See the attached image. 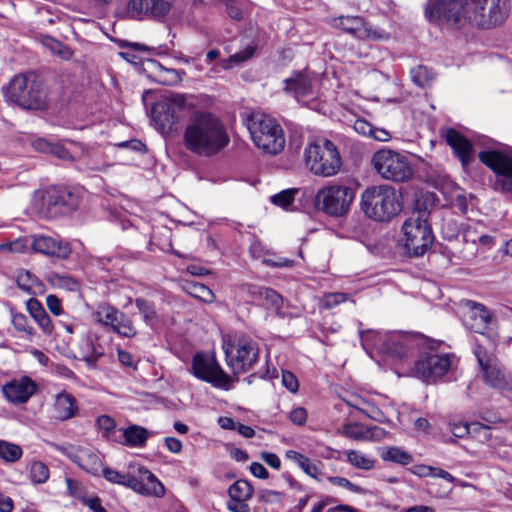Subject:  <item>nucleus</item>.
I'll return each mask as SVG.
<instances>
[{"label": "nucleus", "mask_w": 512, "mask_h": 512, "mask_svg": "<svg viewBox=\"0 0 512 512\" xmlns=\"http://www.w3.org/2000/svg\"><path fill=\"white\" fill-rule=\"evenodd\" d=\"M95 336L93 334H88L83 337L78 345V357L79 359L87 362L89 365L94 366L96 362L95 355V344H94Z\"/></svg>", "instance_id": "e433bc0d"}, {"label": "nucleus", "mask_w": 512, "mask_h": 512, "mask_svg": "<svg viewBox=\"0 0 512 512\" xmlns=\"http://www.w3.org/2000/svg\"><path fill=\"white\" fill-rule=\"evenodd\" d=\"M126 51L120 52L119 55L127 62L138 65L141 63V58L136 54L138 52H151L153 49L139 43L128 42L125 44Z\"/></svg>", "instance_id": "c03bdc74"}, {"label": "nucleus", "mask_w": 512, "mask_h": 512, "mask_svg": "<svg viewBox=\"0 0 512 512\" xmlns=\"http://www.w3.org/2000/svg\"><path fill=\"white\" fill-rule=\"evenodd\" d=\"M51 154L64 161H73L76 159L68 149L58 143L54 144Z\"/></svg>", "instance_id": "0e129e2a"}, {"label": "nucleus", "mask_w": 512, "mask_h": 512, "mask_svg": "<svg viewBox=\"0 0 512 512\" xmlns=\"http://www.w3.org/2000/svg\"><path fill=\"white\" fill-rule=\"evenodd\" d=\"M445 138L447 143L459 157L462 164L464 166L467 165L472 158L471 143L454 129L447 130Z\"/></svg>", "instance_id": "cd10ccee"}, {"label": "nucleus", "mask_w": 512, "mask_h": 512, "mask_svg": "<svg viewBox=\"0 0 512 512\" xmlns=\"http://www.w3.org/2000/svg\"><path fill=\"white\" fill-rule=\"evenodd\" d=\"M349 299L348 294L342 292H333L325 294L321 299V306L326 309H332Z\"/></svg>", "instance_id": "603ef678"}, {"label": "nucleus", "mask_w": 512, "mask_h": 512, "mask_svg": "<svg viewBox=\"0 0 512 512\" xmlns=\"http://www.w3.org/2000/svg\"><path fill=\"white\" fill-rule=\"evenodd\" d=\"M135 305L143 315L145 322L148 324H153L157 318L154 306L143 298H137L135 300Z\"/></svg>", "instance_id": "8fccbe9b"}, {"label": "nucleus", "mask_w": 512, "mask_h": 512, "mask_svg": "<svg viewBox=\"0 0 512 512\" xmlns=\"http://www.w3.org/2000/svg\"><path fill=\"white\" fill-rule=\"evenodd\" d=\"M37 391V384L30 377L13 379L3 386L5 397L12 403L27 402Z\"/></svg>", "instance_id": "393cba45"}, {"label": "nucleus", "mask_w": 512, "mask_h": 512, "mask_svg": "<svg viewBox=\"0 0 512 512\" xmlns=\"http://www.w3.org/2000/svg\"><path fill=\"white\" fill-rule=\"evenodd\" d=\"M29 476L33 483L43 484L49 478V469L43 462L34 461L30 465Z\"/></svg>", "instance_id": "de8ad7c7"}, {"label": "nucleus", "mask_w": 512, "mask_h": 512, "mask_svg": "<svg viewBox=\"0 0 512 512\" xmlns=\"http://www.w3.org/2000/svg\"><path fill=\"white\" fill-rule=\"evenodd\" d=\"M360 204L368 218L379 222L391 220L402 210L400 193L386 184L366 188L361 194Z\"/></svg>", "instance_id": "f03ea898"}, {"label": "nucleus", "mask_w": 512, "mask_h": 512, "mask_svg": "<svg viewBox=\"0 0 512 512\" xmlns=\"http://www.w3.org/2000/svg\"><path fill=\"white\" fill-rule=\"evenodd\" d=\"M371 162L377 174L384 180L403 183L413 176V166L409 158L398 151L380 149L373 154Z\"/></svg>", "instance_id": "9b49d317"}, {"label": "nucleus", "mask_w": 512, "mask_h": 512, "mask_svg": "<svg viewBox=\"0 0 512 512\" xmlns=\"http://www.w3.org/2000/svg\"><path fill=\"white\" fill-rule=\"evenodd\" d=\"M333 26L350 34L358 40H387L389 34L384 30L374 28L359 16H340L333 19Z\"/></svg>", "instance_id": "aec40b11"}, {"label": "nucleus", "mask_w": 512, "mask_h": 512, "mask_svg": "<svg viewBox=\"0 0 512 512\" xmlns=\"http://www.w3.org/2000/svg\"><path fill=\"white\" fill-rule=\"evenodd\" d=\"M66 484L68 492L72 497L79 499L84 505L89 507V509L96 512V497H88L82 483L71 478H66Z\"/></svg>", "instance_id": "473e14b6"}, {"label": "nucleus", "mask_w": 512, "mask_h": 512, "mask_svg": "<svg viewBox=\"0 0 512 512\" xmlns=\"http://www.w3.org/2000/svg\"><path fill=\"white\" fill-rule=\"evenodd\" d=\"M144 70L148 72V77L153 81L166 86L180 84L186 75L184 70L166 68L156 60H148Z\"/></svg>", "instance_id": "a878e982"}, {"label": "nucleus", "mask_w": 512, "mask_h": 512, "mask_svg": "<svg viewBox=\"0 0 512 512\" xmlns=\"http://www.w3.org/2000/svg\"><path fill=\"white\" fill-rule=\"evenodd\" d=\"M16 283L22 291L28 294L36 295L44 292V284L35 275L26 270L18 272Z\"/></svg>", "instance_id": "2f4dec72"}, {"label": "nucleus", "mask_w": 512, "mask_h": 512, "mask_svg": "<svg viewBox=\"0 0 512 512\" xmlns=\"http://www.w3.org/2000/svg\"><path fill=\"white\" fill-rule=\"evenodd\" d=\"M78 465L85 471L94 474L96 457L87 450H80L76 456Z\"/></svg>", "instance_id": "864d4df0"}, {"label": "nucleus", "mask_w": 512, "mask_h": 512, "mask_svg": "<svg viewBox=\"0 0 512 512\" xmlns=\"http://www.w3.org/2000/svg\"><path fill=\"white\" fill-rule=\"evenodd\" d=\"M98 322L110 326L114 332L125 337H132L136 334V329L131 320L125 317L122 312L108 305L98 307Z\"/></svg>", "instance_id": "412c9836"}, {"label": "nucleus", "mask_w": 512, "mask_h": 512, "mask_svg": "<svg viewBox=\"0 0 512 512\" xmlns=\"http://www.w3.org/2000/svg\"><path fill=\"white\" fill-rule=\"evenodd\" d=\"M354 130L361 135L371 136L373 133V126L364 119H357L353 125Z\"/></svg>", "instance_id": "69168bd1"}, {"label": "nucleus", "mask_w": 512, "mask_h": 512, "mask_svg": "<svg viewBox=\"0 0 512 512\" xmlns=\"http://www.w3.org/2000/svg\"><path fill=\"white\" fill-rule=\"evenodd\" d=\"M328 481L333 485L343 487V488L347 489L348 491L355 493V494H364L365 493V490L362 487L358 486L357 484L352 483L350 480H348L347 478H344V477L331 476V477H328Z\"/></svg>", "instance_id": "5fc2aeb1"}, {"label": "nucleus", "mask_w": 512, "mask_h": 512, "mask_svg": "<svg viewBox=\"0 0 512 512\" xmlns=\"http://www.w3.org/2000/svg\"><path fill=\"white\" fill-rule=\"evenodd\" d=\"M223 350L226 364L235 376L252 370L259 360L258 342L243 333L225 337Z\"/></svg>", "instance_id": "39448f33"}, {"label": "nucleus", "mask_w": 512, "mask_h": 512, "mask_svg": "<svg viewBox=\"0 0 512 512\" xmlns=\"http://www.w3.org/2000/svg\"><path fill=\"white\" fill-rule=\"evenodd\" d=\"M304 163L312 174L327 178L338 174L342 160L332 141L315 138L304 149Z\"/></svg>", "instance_id": "423d86ee"}, {"label": "nucleus", "mask_w": 512, "mask_h": 512, "mask_svg": "<svg viewBox=\"0 0 512 512\" xmlns=\"http://www.w3.org/2000/svg\"><path fill=\"white\" fill-rule=\"evenodd\" d=\"M354 198L355 193L351 187L333 183L316 192L313 204L318 211L340 218L348 214Z\"/></svg>", "instance_id": "9d476101"}, {"label": "nucleus", "mask_w": 512, "mask_h": 512, "mask_svg": "<svg viewBox=\"0 0 512 512\" xmlns=\"http://www.w3.org/2000/svg\"><path fill=\"white\" fill-rule=\"evenodd\" d=\"M47 281L57 289H63L66 291H77L79 290V282L66 274H60L52 272L47 276Z\"/></svg>", "instance_id": "4c0bfd02"}, {"label": "nucleus", "mask_w": 512, "mask_h": 512, "mask_svg": "<svg viewBox=\"0 0 512 512\" xmlns=\"http://www.w3.org/2000/svg\"><path fill=\"white\" fill-rule=\"evenodd\" d=\"M463 6H466V0H438L430 8H426V15L430 20L455 24L462 19Z\"/></svg>", "instance_id": "4be33fe9"}, {"label": "nucleus", "mask_w": 512, "mask_h": 512, "mask_svg": "<svg viewBox=\"0 0 512 512\" xmlns=\"http://www.w3.org/2000/svg\"><path fill=\"white\" fill-rule=\"evenodd\" d=\"M229 497L233 500H248L253 495V488L247 480L239 479L228 489Z\"/></svg>", "instance_id": "a19ab883"}, {"label": "nucleus", "mask_w": 512, "mask_h": 512, "mask_svg": "<svg viewBox=\"0 0 512 512\" xmlns=\"http://www.w3.org/2000/svg\"><path fill=\"white\" fill-rule=\"evenodd\" d=\"M298 191L299 190L296 188L283 190L280 193L271 196L270 200L273 204L285 210H290L293 206L294 198Z\"/></svg>", "instance_id": "a18cd8bd"}, {"label": "nucleus", "mask_w": 512, "mask_h": 512, "mask_svg": "<svg viewBox=\"0 0 512 512\" xmlns=\"http://www.w3.org/2000/svg\"><path fill=\"white\" fill-rule=\"evenodd\" d=\"M54 417L65 421L75 416L77 411L76 399L67 392L58 393L54 401Z\"/></svg>", "instance_id": "c85d7f7f"}, {"label": "nucleus", "mask_w": 512, "mask_h": 512, "mask_svg": "<svg viewBox=\"0 0 512 512\" xmlns=\"http://www.w3.org/2000/svg\"><path fill=\"white\" fill-rule=\"evenodd\" d=\"M22 448L14 443L0 440V458L8 463L17 462L22 457Z\"/></svg>", "instance_id": "37998d69"}, {"label": "nucleus", "mask_w": 512, "mask_h": 512, "mask_svg": "<svg viewBox=\"0 0 512 512\" xmlns=\"http://www.w3.org/2000/svg\"><path fill=\"white\" fill-rule=\"evenodd\" d=\"M508 10L507 0H466L462 19L454 25L463 26L469 23L479 28H491L505 20Z\"/></svg>", "instance_id": "1a4fd4ad"}, {"label": "nucleus", "mask_w": 512, "mask_h": 512, "mask_svg": "<svg viewBox=\"0 0 512 512\" xmlns=\"http://www.w3.org/2000/svg\"><path fill=\"white\" fill-rule=\"evenodd\" d=\"M194 296L203 300L204 302L211 303L214 301L215 296L211 289H209L204 284H195L194 287Z\"/></svg>", "instance_id": "13d9d810"}, {"label": "nucleus", "mask_w": 512, "mask_h": 512, "mask_svg": "<svg viewBox=\"0 0 512 512\" xmlns=\"http://www.w3.org/2000/svg\"><path fill=\"white\" fill-rule=\"evenodd\" d=\"M40 42L51 54L62 60H70L73 57V51L68 46L48 35L41 36Z\"/></svg>", "instance_id": "72a5a7b5"}, {"label": "nucleus", "mask_w": 512, "mask_h": 512, "mask_svg": "<svg viewBox=\"0 0 512 512\" xmlns=\"http://www.w3.org/2000/svg\"><path fill=\"white\" fill-rule=\"evenodd\" d=\"M226 5L227 14L234 20H240L242 17L241 9L236 5L235 0L223 1Z\"/></svg>", "instance_id": "338daca9"}, {"label": "nucleus", "mask_w": 512, "mask_h": 512, "mask_svg": "<svg viewBox=\"0 0 512 512\" xmlns=\"http://www.w3.org/2000/svg\"><path fill=\"white\" fill-rule=\"evenodd\" d=\"M12 324L17 331L25 333L30 338L36 333L35 329L29 324L27 317L22 313L13 314Z\"/></svg>", "instance_id": "3c124183"}, {"label": "nucleus", "mask_w": 512, "mask_h": 512, "mask_svg": "<svg viewBox=\"0 0 512 512\" xmlns=\"http://www.w3.org/2000/svg\"><path fill=\"white\" fill-rule=\"evenodd\" d=\"M125 444L133 447L143 446L148 438V431L137 425H131L123 430Z\"/></svg>", "instance_id": "f704fd0d"}, {"label": "nucleus", "mask_w": 512, "mask_h": 512, "mask_svg": "<svg viewBox=\"0 0 512 512\" xmlns=\"http://www.w3.org/2000/svg\"><path fill=\"white\" fill-rule=\"evenodd\" d=\"M285 456L296 463L307 475L313 478L316 477L318 468L308 457L294 450H288Z\"/></svg>", "instance_id": "ea45409f"}, {"label": "nucleus", "mask_w": 512, "mask_h": 512, "mask_svg": "<svg viewBox=\"0 0 512 512\" xmlns=\"http://www.w3.org/2000/svg\"><path fill=\"white\" fill-rule=\"evenodd\" d=\"M282 384L292 393H296L299 389V384L296 376L287 370L282 372Z\"/></svg>", "instance_id": "bf43d9fd"}, {"label": "nucleus", "mask_w": 512, "mask_h": 512, "mask_svg": "<svg viewBox=\"0 0 512 512\" xmlns=\"http://www.w3.org/2000/svg\"><path fill=\"white\" fill-rule=\"evenodd\" d=\"M183 104L184 97L178 94L153 106V119L161 132L168 133L177 128L182 118Z\"/></svg>", "instance_id": "6ab92c4d"}, {"label": "nucleus", "mask_w": 512, "mask_h": 512, "mask_svg": "<svg viewBox=\"0 0 512 512\" xmlns=\"http://www.w3.org/2000/svg\"><path fill=\"white\" fill-rule=\"evenodd\" d=\"M185 148L198 156L210 157L230 142L224 123L216 115L197 111L189 118L183 134Z\"/></svg>", "instance_id": "f257e3e1"}, {"label": "nucleus", "mask_w": 512, "mask_h": 512, "mask_svg": "<svg viewBox=\"0 0 512 512\" xmlns=\"http://www.w3.org/2000/svg\"><path fill=\"white\" fill-rule=\"evenodd\" d=\"M361 342L364 347L371 345L373 348L385 354H391L402 358L408 350L421 348L422 344L430 343L429 339L422 335L402 332H391L382 335L372 330L360 331Z\"/></svg>", "instance_id": "6e6552de"}, {"label": "nucleus", "mask_w": 512, "mask_h": 512, "mask_svg": "<svg viewBox=\"0 0 512 512\" xmlns=\"http://www.w3.org/2000/svg\"><path fill=\"white\" fill-rule=\"evenodd\" d=\"M346 461L353 467L361 470H371L375 465V459L358 450L345 451Z\"/></svg>", "instance_id": "c9c22d12"}, {"label": "nucleus", "mask_w": 512, "mask_h": 512, "mask_svg": "<svg viewBox=\"0 0 512 512\" xmlns=\"http://www.w3.org/2000/svg\"><path fill=\"white\" fill-rule=\"evenodd\" d=\"M486 341L487 345L478 341L474 348L484 381L492 388L505 389L509 385L510 377L494 354L496 342L492 338Z\"/></svg>", "instance_id": "ddd939ff"}, {"label": "nucleus", "mask_w": 512, "mask_h": 512, "mask_svg": "<svg viewBox=\"0 0 512 512\" xmlns=\"http://www.w3.org/2000/svg\"><path fill=\"white\" fill-rule=\"evenodd\" d=\"M425 214H413L402 225L407 251L414 256L423 255L433 242V233Z\"/></svg>", "instance_id": "4468645a"}, {"label": "nucleus", "mask_w": 512, "mask_h": 512, "mask_svg": "<svg viewBox=\"0 0 512 512\" xmlns=\"http://www.w3.org/2000/svg\"><path fill=\"white\" fill-rule=\"evenodd\" d=\"M289 419L296 425H304L307 420V411L303 407L293 409L289 414Z\"/></svg>", "instance_id": "680f3d73"}, {"label": "nucleus", "mask_w": 512, "mask_h": 512, "mask_svg": "<svg viewBox=\"0 0 512 512\" xmlns=\"http://www.w3.org/2000/svg\"><path fill=\"white\" fill-rule=\"evenodd\" d=\"M365 441H380L386 435V431L378 426L365 428Z\"/></svg>", "instance_id": "052dcab7"}, {"label": "nucleus", "mask_w": 512, "mask_h": 512, "mask_svg": "<svg viewBox=\"0 0 512 512\" xmlns=\"http://www.w3.org/2000/svg\"><path fill=\"white\" fill-rule=\"evenodd\" d=\"M463 322L469 330L480 334V337L475 340V347H477L478 341H483L484 345H487L486 339L490 338L496 342L498 336L494 329L496 318L483 304L467 301L465 303Z\"/></svg>", "instance_id": "2eb2a0df"}, {"label": "nucleus", "mask_w": 512, "mask_h": 512, "mask_svg": "<svg viewBox=\"0 0 512 512\" xmlns=\"http://www.w3.org/2000/svg\"><path fill=\"white\" fill-rule=\"evenodd\" d=\"M430 343L422 344L427 352L421 353L412 368V374L427 384H433L442 378L452 366V358L448 354L434 352L436 341L429 339Z\"/></svg>", "instance_id": "f8f14e48"}, {"label": "nucleus", "mask_w": 512, "mask_h": 512, "mask_svg": "<svg viewBox=\"0 0 512 512\" xmlns=\"http://www.w3.org/2000/svg\"><path fill=\"white\" fill-rule=\"evenodd\" d=\"M480 161L496 174V189L512 192V157L500 150H486L478 154Z\"/></svg>", "instance_id": "f3484780"}, {"label": "nucleus", "mask_w": 512, "mask_h": 512, "mask_svg": "<svg viewBox=\"0 0 512 512\" xmlns=\"http://www.w3.org/2000/svg\"><path fill=\"white\" fill-rule=\"evenodd\" d=\"M171 9V4L165 0H130L128 13L132 18L143 16L155 19L163 18Z\"/></svg>", "instance_id": "b1692460"}, {"label": "nucleus", "mask_w": 512, "mask_h": 512, "mask_svg": "<svg viewBox=\"0 0 512 512\" xmlns=\"http://www.w3.org/2000/svg\"><path fill=\"white\" fill-rule=\"evenodd\" d=\"M258 295L265 301L268 308L273 309L277 314L281 313L284 299L275 290L263 287L258 290Z\"/></svg>", "instance_id": "79ce46f5"}, {"label": "nucleus", "mask_w": 512, "mask_h": 512, "mask_svg": "<svg viewBox=\"0 0 512 512\" xmlns=\"http://www.w3.org/2000/svg\"><path fill=\"white\" fill-rule=\"evenodd\" d=\"M26 309L29 315L38 324L41 331L45 335H51L54 330V326L40 301L35 298H30L26 302Z\"/></svg>", "instance_id": "c756f323"}, {"label": "nucleus", "mask_w": 512, "mask_h": 512, "mask_svg": "<svg viewBox=\"0 0 512 512\" xmlns=\"http://www.w3.org/2000/svg\"><path fill=\"white\" fill-rule=\"evenodd\" d=\"M228 509L232 512H248L249 505L246 500H233L230 499L228 502Z\"/></svg>", "instance_id": "774afa93"}, {"label": "nucleus", "mask_w": 512, "mask_h": 512, "mask_svg": "<svg viewBox=\"0 0 512 512\" xmlns=\"http://www.w3.org/2000/svg\"><path fill=\"white\" fill-rule=\"evenodd\" d=\"M450 431L458 438H464L469 434L478 435L482 441H486L490 438V427L479 422H473L471 424L452 422L450 423Z\"/></svg>", "instance_id": "7c9ffc66"}, {"label": "nucleus", "mask_w": 512, "mask_h": 512, "mask_svg": "<svg viewBox=\"0 0 512 512\" xmlns=\"http://www.w3.org/2000/svg\"><path fill=\"white\" fill-rule=\"evenodd\" d=\"M6 98L26 110H43L47 107L46 87L33 72L14 76L7 87Z\"/></svg>", "instance_id": "7ed1b4c3"}, {"label": "nucleus", "mask_w": 512, "mask_h": 512, "mask_svg": "<svg viewBox=\"0 0 512 512\" xmlns=\"http://www.w3.org/2000/svg\"><path fill=\"white\" fill-rule=\"evenodd\" d=\"M380 456L384 461L408 465L412 462V456L399 447H386L381 449Z\"/></svg>", "instance_id": "58836bf2"}, {"label": "nucleus", "mask_w": 512, "mask_h": 512, "mask_svg": "<svg viewBox=\"0 0 512 512\" xmlns=\"http://www.w3.org/2000/svg\"><path fill=\"white\" fill-rule=\"evenodd\" d=\"M191 371L196 378L219 387H227L231 382L230 376L220 367L215 357L204 352L193 356Z\"/></svg>", "instance_id": "a211bd4d"}, {"label": "nucleus", "mask_w": 512, "mask_h": 512, "mask_svg": "<svg viewBox=\"0 0 512 512\" xmlns=\"http://www.w3.org/2000/svg\"><path fill=\"white\" fill-rule=\"evenodd\" d=\"M30 246L35 252L58 259H66L71 254L69 243L51 236L34 235Z\"/></svg>", "instance_id": "5701e85b"}, {"label": "nucleus", "mask_w": 512, "mask_h": 512, "mask_svg": "<svg viewBox=\"0 0 512 512\" xmlns=\"http://www.w3.org/2000/svg\"><path fill=\"white\" fill-rule=\"evenodd\" d=\"M98 428L103 431V436L110 439V434L114 432L116 423L108 415H102L98 417Z\"/></svg>", "instance_id": "4d7b16f0"}, {"label": "nucleus", "mask_w": 512, "mask_h": 512, "mask_svg": "<svg viewBox=\"0 0 512 512\" xmlns=\"http://www.w3.org/2000/svg\"><path fill=\"white\" fill-rule=\"evenodd\" d=\"M255 52V49L253 47H247L244 50L235 53L234 55H231L229 58L223 60L221 62V66L223 69H231L235 65H239L242 62L247 61L250 59Z\"/></svg>", "instance_id": "09e8293b"}, {"label": "nucleus", "mask_w": 512, "mask_h": 512, "mask_svg": "<svg viewBox=\"0 0 512 512\" xmlns=\"http://www.w3.org/2000/svg\"><path fill=\"white\" fill-rule=\"evenodd\" d=\"M342 434L356 441H365V428L357 424H347L343 427Z\"/></svg>", "instance_id": "6e6d98bb"}, {"label": "nucleus", "mask_w": 512, "mask_h": 512, "mask_svg": "<svg viewBox=\"0 0 512 512\" xmlns=\"http://www.w3.org/2000/svg\"><path fill=\"white\" fill-rule=\"evenodd\" d=\"M139 476L129 474H121L111 468L105 467L102 474L106 480L112 483L121 484L142 494H150L151 491L144 487L143 482L146 481L156 496L164 493V486L158 481L155 475L143 466L138 467Z\"/></svg>", "instance_id": "dca6fc26"}, {"label": "nucleus", "mask_w": 512, "mask_h": 512, "mask_svg": "<svg viewBox=\"0 0 512 512\" xmlns=\"http://www.w3.org/2000/svg\"><path fill=\"white\" fill-rule=\"evenodd\" d=\"M79 204L80 195L62 186H50L33 194L34 207L47 217L69 215L78 209Z\"/></svg>", "instance_id": "0eeeda50"}, {"label": "nucleus", "mask_w": 512, "mask_h": 512, "mask_svg": "<svg viewBox=\"0 0 512 512\" xmlns=\"http://www.w3.org/2000/svg\"><path fill=\"white\" fill-rule=\"evenodd\" d=\"M434 76V72L426 66L420 65L411 70L413 82L420 87L429 85Z\"/></svg>", "instance_id": "49530a36"}, {"label": "nucleus", "mask_w": 512, "mask_h": 512, "mask_svg": "<svg viewBox=\"0 0 512 512\" xmlns=\"http://www.w3.org/2000/svg\"><path fill=\"white\" fill-rule=\"evenodd\" d=\"M284 91L292 93L296 98L311 95L313 93V80L306 71L293 72L284 80Z\"/></svg>", "instance_id": "bb28decb"}, {"label": "nucleus", "mask_w": 512, "mask_h": 512, "mask_svg": "<svg viewBox=\"0 0 512 512\" xmlns=\"http://www.w3.org/2000/svg\"><path fill=\"white\" fill-rule=\"evenodd\" d=\"M246 125L258 149L270 155H276L284 149V132L274 118L262 112H252L247 116Z\"/></svg>", "instance_id": "20e7f679"}, {"label": "nucleus", "mask_w": 512, "mask_h": 512, "mask_svg": "<svg viewBox=\"0 0 512 512\" xmlns=\"http://www.w3.org/2000/svg\"><path fill=\"white\" fill-rule=\"evenodd\" d=\"M46 305L50 312L55 316H59L63 313L60 299L55 295H48L46 297Z\"/></svg>", "instance_id": "e2e57ef3"}]
</instances>
